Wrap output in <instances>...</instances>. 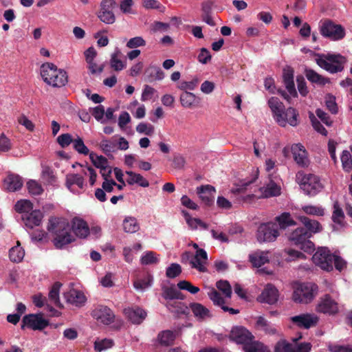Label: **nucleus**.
Here are the masks:
<instances>
[{"mask_svg": "<svg viewBox=\"0 0 352 352\" xmlns=\"http://www.w3.org/2000/svg\"><path fill=\"white\" fill-rule=\"evenodd\" d=\"M47 229L52 236L54 245L56 248L60 249L74 241V237L70 232L69 221L64 218L51 217L48 220Z\"/></svg>", "mask_w": 352, "mask_h": 352, "instance_id": "1", "label": "nucleus"}, {"mask_svg": "<svg viewBox=\"0 0 352 352\" xmlns=\"http://www.w3.org/2000/svg\"><path fill=\"white\" fill-rule=\"evenodd\" d=\"M268 104L275 120L280 126H285L287 124L292 126L298 125V113L295 109L289 107L285 110L283 103L276 97H272L268 100Z\"/></svg>", "mask_w": 352, "mask_h": 352, "instance_id": "2", "label": "nucleus"}, {"mask_svg": "<svg viewBox=\"0 0 352 352\" xmlns=\"http://www.w3.org/2000/svg\"><path fill=\"white\" fill-rule=\"evenodd\" d=\"M41 75L46 84L54 87H62L68 81L66 72L58 69L56 65L52 63H45L41 65Z\"/></svg>", "mask_w": 352, "mask_h": 352, "instance_id": "3", "label": "nucleus"}, {"mask_svg": "<svg viewBox=\"0 0 352 352\" xmlns=\"http://www.w3.org/2000/svg\"><path fill=\"white\" fill-rule=\"evenodd\" d=\"M318 287L316 284L296 283L294 286L292 299L295 302L307 304L317 295Z\"/></svg>", "mask_w": 352, "mask_h": 352, "instance_id": "4", "label": "nucleus"}, {"mask_svg": "<svg viewBox=\"0 0 352 352\" xmlns=\"http://www.w3.org/2000/svg\"><path fill=\"white\" fill-rule=\"evenodd\" d=\"M296 179L301 189L308 195H315L323 188L319 177L311 173L305 174L302 171H299L296 174Z\"/></svg>", "mask_w": 352, "mask_h": 352, "instance_id": "5", "label": "nucleus"}, {"mask_svg": "<svg viewBox=\"0 0 352 352\" xmlns=\"http://www.w3.org/2000/svg\"><path fill=\"white\" fill-rule=\"evenodd\" d=\"M310 238V233L304 228H297L288 235V239L292 243L308 253L315 250L314 244L309 240Z\"/></svg>", "mask_w": 352, "mask_h": 352, "instance_id": "6", "label": "nucleus"}, {"mask_svg": "<svg viewBox=\"0 0 352 352\" xmlns=\"http://www.w3.org/2000/svg\"><path fill=\"white\" fill-rule=\"evenodd\" d=\"M345 61V58L340 54L320 55L316 58L317 64L331 73L341 72Z\"/></svg>", "mask_w": 352, "mask_h": 352, "instance_id": "7", "label": "nucleus"}, {"mask_svg": "<svg viewBox=\"0 0 352 352\" xmlns=\"http://www.w3.org/2000/svg\"><path fill=\"white\" fill-rule=\"evenodd\" d=\"M320 32L324 37L333 41H339L345 36L344 28L330 19H324L321 21Z\"/></svg>", "mask_w": 352, "mask_h": 352, "instance_id": "8", "label": "nucleus"}, {"mask_svg": "<svg viewBox=\"0 0 352 352\" xmlns=\"http://www.w3.org/2000/svg\"><path fill=\"white\" fill-rule=\"evenodd\" d=\"M298 338H294L292 340L296 342ZM312 345L310 342H300L295 344L288 342L286 340L281 339L278 341L274 346V352H310Z\"/></svg>", "mask_w": 352, "mask_h": 352, "instance_id": "9", "label": "nucleus"}, {"mask_svg": "<svg viewBox=\"0 0 352 352\" xmlns=\"http://www.w3.org/2000/svg\"><path fill=\"white\" fill-rule=\"evenodd\" d=\"M278 236V226L276 222L262 223L258 228L256 238L261 243L274 241Z\"/></svg>", "mask_w": 352, "mask_h": 352, "instance_id": "10", "label": "nucleus"}, {"mask_svg": "<svg viewBox=\"0 0 352 352\" xmlns=\"http://www.w3.org/2000/svg\"><path fill=\"white\" fill-rule=\"evenodd\" d=\"M333 254L324 247L319 248L312 257L313 262L317 266L327 272L333 270Z\"/></svg>", "mask_w": 352, "mask_h": 352, "instance_id": "11", "label": "nucleus"}, {"mask_svg": "<svg viewBox=\"0 0 352 352\" xmlns=\"http://www.w3.org/2000/svg\"><path fill=\"white\" fill-rule=\"evenodd\" d=\"M185 258L190 260V264L192 268L197 270L200 272H205L207 271L205 265L208 261L207 252L204 249H198L194 256H192L190 252H186L182 256V261Z\"/></svg>", "mask_w": 352, "mask_h": 352, "instance_id": "12", "label": "nucleus"}, {"mask_svg": "<svg viewBox=\"0 0 352 352\" xmlns=\"http://www.w3.org/2000/svg\"><path fill=\"white\" fill-rule=\"evenodd\" d=\"M49 325V321L43 317V314H28L22 320L21 329L28 327L32 330L41 331Z\"/></svg>", "mask_w": 352, "mask_h": 352, "instance_id": "13", "label": "nucleus"}, {"mask_svg": "<svg viewBox=\"0 0 352 352\" xmlns=\"http://www.w3.org/2000/svg\"><path fill=\"white\" fill-rule=\"evenodd\" d=\"M116 3L113 0H102L100 3V10L98 16L101 21L107 24H113L116 21L113 9Z\"/></svg>", "mask_w": 352, "mask_h": 352, "instance_id": "14", "label": "nucleus"}, {"mask_svg": "<svg viewBox=\"0 0 352 352\" xmlns=\"http://www.w3.org/2000/svg\"><path fill=\"white\" fill-rule=\"evenodd\" d=\"M290 321L298 328L308 329L317 325L318 318L314 314H301L291 317Z\"/></svg>", "mask_w": 352, "mask_h": 352, "instance_id": "15", "label": "nucleus"}, {"mask_svg": "<svg viewBox=\"0 0 352 352\" xmlns=\"http://www.w3.org/2000/svg\"><path fill=\"white\" fill-rule=\"evenodd\" d=\"M316 310L318 312L333 315L338 312V304L329 294L320 298Z\"/></svg>", "mask_w": 352, "mask_h": 352, "instance_id": "16", "label": "nucleus"}, {"mask_svg": "<svg viewBox=\"0 0 352 352\" xmlns=\"http://www.w3.org/2000/svg\"><path fill=\"white\" fill-rule=\"evenodd\" d=\"M230 338L238 344H241L245 346L250 344L254 338L252 333L243 327H234L230 333Z\"/></svg>", "mask_w": 352, "mask_h": 352, "instance_id": "17", "label": "nucleus"}, {"mask_svg": "<svg viewBox=\"0 0 352 352\" xmlns=\"http://www.w3.org/2000/svg\"><path fill=\"white\" fill-rule=\"evenodd\" d=\"M291 152L295 162L298 166L305 168L309 165L310 162L304 146L300 144H294L291 146Z\"/></svg>", "mask_w": 352, "mask_h": 352, "instance_id": "18", "label": "nucleus"}, {"mask_svg": "<svg viewBox=\"0 0 352 352\" xmlns=\"http://www.w3.org/2000/svg\"><path fill=\"white\" fill-rule=\"evenodd\" d=\"M197 194L202 203L206 206L213 204L216 190L210 185H202L196 189Z\"/></svg>", "mask_w": 352, "mask_h": 352, "instance_id": "19", "label": "nucleus"}, {"mask_svg": "<svg viewBox=\"0 0 352 352\" xmlns=\"http://www.w3.org/2000/svg\"><path fill=\"white\" fill-rule=\"evenodd\" d=\"M23 185L22 177L13 173H8L7 177L3 179V188L8 192L19 190Z\"/></svg>", "mask_w": 352, "mask_h": 352, "instance_id": "20", "label": "nucleus"}, {"mask_svg": "<svg viewBox=\"0 0 352 352\" xmlns=\"http://www.w3.org/2000/svg\"><path fill=\"white\" fill-rule=\"evenodd\" d=\"M92 315L98 321L104 324L112 323L115 318L113 311L106 306H100L95 309Z\"/></svg>", "mask_w": 352, "mask_h": 352, "instance_id": "21", "label": "nucleus"}, {"mask_svg": "<svg viewBox=\"0 0 352 352\" xmlns=\"http://www.w3.org/2000/svg\"><path fill=\"white\" fill-rule=\"evenodd\" d=\"M43 218V214L38 210H33L31 212L22 214L21 219L26 227L32 229L38 226Z\"/></svg>", "mask_w": 352, "mask_h": 352, "instance_id": "22", "label": "nucleus"}, {"mask_svg": "<svg viewBox=\"0 0 352 352\" xmlns=\"http://www.w3.org/2000/svg\"><path fill=\"white\" fill-rule=\"evenodd\" d=\"M258 298L262 302L273 305L278 301V291L272 284H267Z\"/></svg>", "mask_w": 352, "mask_h": 352, "instance_id": "23", "label": "nucleus"}, {"mask_svg": "<svg viewBox=\"0 0 352 352\" xmlns=\"http://www.w3.org/2000/svg\"><path fill=\"white\" fill-rule=\"evenodd\" d=\"M283 82L287 91L291 96L297 97V91L294 82V70L291 67L283 69Z\"/></svg>", "mask_w": 352, "mask_h": 352, "instance_id": "24", "label": "nucleus"}, {"mask_svg": "<svg viewBox=\"0 0 352 352\" xmlns=\"http://www.w3.org/2000/svg\"><path fill=\"white\" fill-rule=\"evenodd\" d=\"M124 313L134 324H140L146 317V312L140 307L127 308L124 310Z\"/></svg>", "mask_w": 352, "mask_h": 352, "instance_id": "25", "label": "nucleus"}, {"mask_svg": "<svg viewBox=\"0 0 352 352\" xmlns=\"http://www.w3.org/2000/svg\"><path fill=\"white\" fill-rule=\"evenodd\" d=\"M64 296L67 302L76 307L82 306L86 301L84 294L76 289H71L65 293Z\"/></svg>", "mask_w": 352, "mask_h": 352, "instance_id": "26", "label": "nucleus"}, {"mask_svg": "<svg viewBox=\"0 0 352 352\" xmlns=\"http://www.w3.org/2000/svg\"><path fill=\"white\" fill-rule=\"evenodd\" d=\"M298 219L305 226L304 228L307 230V232L310 233L311 237L313 234L322 230V225L316 220L311 219L305 216H300Z\"/></svg>", "mask_w": 352, "mask_h": 352, "instance_id": "27", "label": "nucleus"}, {"mask_svg": "<svg viewBox=\"0 0 352 352\" xmlns=\"http://www.w3.org/2000/svg\"><path fill=\"white\" fill-rule=\"evenodd\" d=\"M72 229L75 234L80 238H86L89 233L87 223L84 220L78 218L73 219Z\"/></svg>", "mask_w": 352, "mask_h": 352, "instance_id": "28", "label": "nucleus"}, {"mask_svg": "<svg viewBox=\"0 0 352 352\" xmlns=\"http://www.w3.org/2000/svg\"><path fill=\"white\" fill-rule=\"evenodd\" d=\"M344 219L345 216L342 208L338 201H335L333 204V211L331 217L333 222L336 224V226H333L334 229L344 228L346 224Z\"/></svg>", "mask_w": 352, "mask_h": 352, "instance_id": "29", "label": "nucleus"}, {"mask_svg": "<svg viewBox=\"0 0 352 352\" xmlns=\"http://www.w3.org/2000/svg\"><path fill=\"white\" fill-rule=\"evenodd\" d=\"M189 307L195 317L199 320H204L211 317L209 309L200 303L192 302L190 304Z\"/></svg>", "mask_w": 352, "mask_h": 352, "instance_id": "30", "label": "nucleus"}, {"mask_svg": "<svg viewBox=\"0 0 352 352\" xmlns=\"http://www.w3.org/2000/svg\"><path fill=\"white\" fill-rule=\"evenodd\" d=\"M177 338V333L170 330H165L160 332L157 339L159 344L164 346H168L173 344Z\"/></svg>", "mask_w": 352, "mask_h": 352, "instance_id": "31", "label": "nucleus"}, {"mask_svg": "<svg viewBox=\"0 0 352 352\" xmlns=\"http://www.w3.org/2000/svg\"><path fill=\"white\" fill-rule=\"evenodd\" d=\"M268 252L256 251L249 256V260L255 267H260L269 263Z\"/></svg>", "mask_w": 352, "mask_h": 352, "instance_id": "32", "label": "nucleus"}, {"mask_svg": "<svg viewBox=\"0 0 352 352\" xmlns=\"http://www.w3.org/2000/svg\"><path fill=\"white\" fill-rule=\"evenodd\" d=\"M162 290V296L166 300H183L184 298V294L181 292L177 290L175 288V285H172L170 287L163 286Z\"/></svg>", "mask_w": 352, "mask_h": 352, "instance_id": "33", "label": "nucleus"}, {"mask_svg": "<svg viewBox=\"0 0 352 352\" xmlns=\"http://www.w3.org/2000/svg\"><path fill=\"white\" fill-rule=\"evenodd\" d=\"M126 175H127L128 176V178L126 179V182L129 185H133L136 184L144 188L148 187L149 186L148 181L139 173L127 170L126 171Z\"/></svg>", "mask_w": 352, "mask_h": 352, "instance_id": "34", "label": "nucleus"}, {"mask_svg": "<svg viewBox=\"0 0 352 352\" xmlns=\"http://www.w3.org/2000/svg\"><path fill=\"white\" fill-rule=\"evenodd\" d=\"M256 327L268 335H274L278 332L276 327L262 316L257 318Z\"/></svg>", "mask_w": 352, "mask_h": 352, "instance_id": "35", "label": "nucleus"}, {"mask_svg": "<svg viewBox=\"0 0 352 352\" xmlns=\"http://www.w3.org/2000/svg\"><path fill=\"white\" fill-rule=\"evenodd\" d=\"M305 74L307 80L312 83H316L319 85H324L329 82L328 78L323 77L311 69H306Z\"/></svg>", "mask_w": 352, "mask_h": 352, "instance_id": "36", "label": "nucleus"}, {"mask_svg": "<svg viewBox=\"0 0 352 352\" xmlns=\"http://www.w3.org/2000/svg\"><path fill=\"white\" fill-rule=\"evenodd\" d=\"M84 183L83 177L78 174L72 173L66 175L65 185L71 191L72 190V186L74 184L77 185L81 189L83 188Z\"/></svg>", "mask_w": 352, "mask_h": 352, "instance_id": "37", "label": "nucleus"}, {"mask_svg": "<svg viewBox=\"0 0 352 352\" xmlns=\"http://www.w3.org/2000/svg\"><path fill=\"white\" fill-rule=\"evenodd\" d=\"M260 190L262 192V197H274L280 194V188L272 181L260 188Z\"/></svg>", "mask_w": 352, "mask_h": 352, "instance_id": "38", "label": "nucleus"}, {"mask_svg": "<svg viewBox=\"0 0 352 352\" xmlns=\"http://www.w3.org/2000/svg\"><path fill=\"white\" fill-rule=\"evenodd\" d=\"M123 229L127 233H135L140 230V225L135 217H127L123 221Z\"/></svg>", "mask_w": 352, "mask_h": 352, "instance_id": "39", "label": "nucleus"}, {"mask_svg": "<svg viewBox=\"0 0 352 352\" xmlns=\"http://www.w3.org/2000/svg\"><path fill=\"white\" fill-rule=\"evenodd\" d=\"M276 221L278 222V230H285L289 226L296 225V222L291 218V215L288 212H284L276 217Z\"/></svg>", "mask_w": 352, "mask_h": 352, "instance_id": "40", "label": "nucleus"}, {"mask_svg": "<svg viewBox=\"0 0 352 352\" xmlns=\"http://www.w3.org/2000/svg\"><path fill=\"white\" fill-rule=\"evenodd\" d=\"M252 183V181H249L247 182H242L239 187L234 188L231 190V192L234 195H240L243 200V201H249L252 200L255 195L254 194H248L246 196H243L245 193L247 186Z\"/></svg>", "mask_w": 352, "mask_h": 352, "instance_id": "41", "label": "nucleus"}, {"mask_svg": "<svg viewBox=\"0 0 352 352\" xmlns=\"http://www.w3.org/2000/svg\"><path fill=\"white\" fill-rule=\"evenodd\" d=\"M25 252L21 247L19 241H17V245L10 250L9 256L12 261L19 263L22 261L24 257Z\"/></svg>", "mask_w": 352, "mask_h": 352, "instance_id": "42", "label": "nucleus"}, {"mask_svg": "<svg viewBox=\"0 0 352 352\" xmlns=\"http://www.w3.org/2000/svg\"><path fill=\"white\" fill-rule=\"evenodd\" d=\"M62 284L59 282H56L52 287L49 292V299L54 303L58 307H62L61 303L59 299V291Z\"/></svg>", "mask_w": 352, "mask_h": 352, "instance_id": "43", "label": "nucleus"}, {"mask_svg": "<svg viewBox=\"0 0 352 352\" xmlns=\"http://www.w3.org/2000/svg\"><path fill=\"white\" fill-rule=\"evenodd\" d=\"M120 51L117 50L111 54L110 60L111 67L117 72L121 71L125 67V64L120 59Z\"/></svg>", "mask_w": 352, "mask_h": 352, "instance_id": "44", "label": "nucleus"}, {"mask_svg": "<svg viewBox=\"0 0 352 352\" xmlns=\"http://www.w3.org/2000/svg\"><path fill=\"white\" fill-rule=\"evenodd\" d=\"M197 97L192 93L184 91L180 95V102L185 108H191L195 103Z\"/></svg>", "mask_w": 352, "mask_h": 352, "instance_id": "45", "label": "nucleus"}, {"mask_svg": "<svg viewBox=\"0 0 352 352\" xmlns=\"http://www.w3.org/2000/svg\"><path fill=\"white\" fill-rule=\"evenodd\" d=\"M146 74H147V78L149 81H153L154 80H162L164 77V74L162 70L155 66H150L146 70Z\"/></svg>", "mask_w": 352, "mask_h": 352, "instance_id": "46", "label": "nucleus"}, {"mask_svg": "<svg viewBox=\"0 0 352 352\" xmlns=\"http://www.w3.org/2000/svg\"><path fill=\"white\" fill-rule=\"evenodd\" d=\"M117 143L116 141L111 140L104 139L100 143V148L108 156L111 153H114L117 150Z\"/></svg>", "mask_w": 352, "mask_h": 352, "instance_id": "47", "label": "nucleus"}, {"mask_svg": "<svg viewBox=\"0 0 352 352\" xmlns=\"http://www.w3.org/2000/svg\"><path fill=\"white\" fill-rule=\"evenodd\" d=\"M245 352H271L267 346L258 342H252L250 344L243 346Z\"/></svg>", "mask_w": 352, "mask_h": 352, "instance_id": "48", "label": "nucleus"}, {"mask_svg": "<svg viewBox=\"0 0 352 352\" xmlns=\"http://www.w3.org/2000/svg\"><path fill=\"white\" fill-rule=\"evenodd\" d=\"M153 277L148 274L143 278H138L133 282V286L137 290H144L151 285Z\"/></svg>", "mask_w": 352, "mask_h": 352, "instance_id": "49", "label": "nucleus"}, {"mask_svg": "<svg viewBox=\"0 0 352 352\" xmlns=\"http://www.w3.org/2000/svg\"><path fill=\"white\" fill-rule=\"evenodd\" d=\"M89 158L94 165L98 168L101 169L109 165L107 159L102 155H97L92 152L89 154Z\"/></svg>", "mask_w": 352, "mask_h": 352, "instance_id": "50", "label": "nucleus"}, {"mask_svg": "<svg viewBox=\"0 0 352 352\" xmlns=\"http://www.w3.org/2000/svg\"><path fill=\"white\" fill-rule=\"evenodd\" d=\"M15 210L22 214L28 213L32 209V204L26 199L18 201L14 206Z\"/></svg>", "mask_w": 352, "mask_h": 352, "instance_id": "51", "label": "nucleus"}, {"mask_svg": "<svg viewBox=\"0 0 352 352\" xmlns=\"http://www.w3.org/2000/svg\"><path fill=\"white\" fill-rule=\"evenodd\" d=\"M216 287L218 289L221 291L226 298H231L232 296V287L228 280H220L217 282Z\"/></svg>", "mask_w": 352, "mask_h": 352, "instance_id": "52", "label": "nucleus"}, {"mask_svg": "<svg viewBox=\"0 0 352 352\" xmlns=\"http://www.w3.org/2000/svg\"><path fill=\"white\" fill-rule=\"evenodd\" d=\"M113 345V340L111 339H103L101 340H96L94 342V349L97 352H100L112 347Z\"/></svg>", "mask_w": 352, "mask_h": 352, "instance_id": "53", "label": "nucleus"}, {"mask_svg": "<svg viewBox=\"0 0 352 352\" xmlns=\"http://www.w3.org/2000/svg\"><path fill=\"white\" fill-rule=\"evenodd\" d=\"M73 146L74 148L80 154L87 155L89 153V148L85 145L82 139L80 137L74 140Z\"/></svg>", "mask_w": 352, "mask_h": 352, "instance_id": "54", "label": "nucleus"}, {"mask_svg": "<svg viewBox=\"0 0 352 352\" xmlns=\"http://www.w3.org/2000/svg\"><path fill=\"white\" fill-rule=\"evenodd\" d=\"M27 187L29 192L33 195H38L43 192L41 185L35 180H30L28 182Z\"/></svg>", "mask_w": 352, "mask_h": 352, "instance_id": "55", "label": "nucleus"}, {"mask_svg": "<svg viewBox=\"0 0 352 352\" xmlns=\"http://www.w3.org/2000/svg\"><path fill=\"white\" fill-rule=\"evenodd\" d=\"M155 131L154 126L148 123L140 122L136 126V131L139 133L145 134L146 135H151Z\"/></svg>", "mask_w": 352, "mask_h": 352, "instance_id": "56", "label": "nucleus"}, {"mask_svg": "<svg viewBox=\"0 0 352 352\" xmlns=\"http://www.w3.org/2000/svg\"><path fill=\"white\" fill-rule=\"evenodd\" d=\"M208 296L214 305H218L221 307L224 305V299L216 289L212 288L211 291L208 292Z\"/></svg>", "mask_w": 352, "mask_h": 352, "instance_id": "57", "label": "nucleus"}, {"mask_svg": "<svg viewBox=\"0 0 352 352\" xmlns=\"http://www.w3.org/2000/svg\"><path fill=\"white\" fill-rule=\"evenodd\" d=\"M302 210L304 212L309 215L323 216L324 214L322 208L316 206H305L302 208Z\"/></svg>", "mask_w": 352, "mask_h": 352, "instance_id": "58", "label": "nucleus"}, {"mask_svg": "<svg viewBox=\"0 0 352 352\" xmlns=\"http://www.w3.org/2000/svg\"><path fill=\"white\" fill-rule=\"evenodd\" d=\"M182 273V267L177 263H172L166 269V275L169 278H174Z\"/></svg>", "mask_w": 352, "mask_h": 352, "instance_id": "59", "label": "nucleus"}, {"mask_svg": "<svg viewBox=\"0 0 352 352\" xmlns=\"http://www.w3.org/2000/svg\"><path fill=\"white\" fill-rule=\"evenodd\" d=\"M177 287L179 289L187 290L190 293L195 294L199 292L198 287L192 285L187 280H181L177 283Z\"/></svg>", "mask_w": 352, "mask_h": 352, "instance_id": "60", "label": "nucleus"}, {"mask_svg": "<svg viewBox=\"0 0 352 352\" xmlns=\"http://www.w3.org/2000/svg\"><path fill=\"white\" fill-rule=\"evenodd\" d=\"M146 41L141 36H136L129 39L126 43V47L130 49L136 48L141 46H144Z\"/></svg>", "mask_w": 352, "mask_h": 352, "instance_id": "61", "label": "nucleus"}, {"mask_svg": "<svg viewBox=\"0 0 352 352\" xmlns=\"http://www.w3.org/2000/svg\"><path fill=\"white\" fill-rule=\"evenodd\" d=\"M57 142L62 148H65L73 143L74 140L69 133H64L58 137Z\"/></svg>", "mask_w": 352, "mask_h": 352, "instance_id": "62", "label": "nucleus"}, {"mask_svg": "<svg viewBox=\"0 0 352 352\" xmlns=\"http://www.w3.org/2000/svg\"><path fill=\"white\" fill-rule=\"evenodd\" d=\"M105 111L102 105H99L94 108L91 114L96 118V120L100 121L101 123H105L106 120L103 119Z\"/></svg>", "mask_w": 352, "mask_h": 352, "instance_id": "63", "label": "nucleus"}, {"mask_svg": "<svg viewBox=\"0 0 352 352\" xmlns=\"http://www.w3.org/2000/svg\"><path fill=\"white\" fill-rule=\"evenodd\" d=\"M329 349L331 352H352V346L331 344Z\"/></svg>", "mask_w": 352, "mask_h": 352, "instance_id": "64", "label": "nucleus"}]
</instances>
